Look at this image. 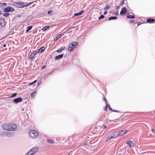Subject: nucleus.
Masks as SVG:
<instances>
[{
  "label": "nucleus",
  "instance_id": "1",
  "mask_svg": "<svg viewBox=\"0 0 155 155\" xmlns=\"http://www.w3.org/2000/svg\"><path fill=\"white\" fill-rule=\"evenodd\" d=\"M2 128L5 130L14 131L17 129L16 125L13 124H5L2 126Z\"/></svg>",
  "mask_w": 155,
  "mask_h": 155
},
{
  "label": "nucleus",
  "instance_id": "2",
  "mask_svg": "<svg viewBox=\"0 0 155 155\" xmlns=\"http://www.w3.org/2000/svg\"><path fill=\"white\" fill-rule=\"evenodd\" d=\"M32 3H30L28 4L24 2H15L14 3V5L16 7L19 8L27 6Z\"/></svg>",
  "mask_w": 155,
  "mask_h": 155
},
{
  "label": "nucleus",
  "instance_id": "3",
  "mask_svg": "<svg viewBox=\"0 0 155 155\" xmlns=\"http://www.w3.org/2000/svg\"><path fill=\"white\" fill-rule=\"evenodd\" d=\"M29 137L32 139L36 138L39 135V133L36 130H31L29 132Z\"/></svg>",
  "mask_w": 155,
  "mask_h": 155
},
{
  "label": "nucleus",
  "instance_id": "4",
  "mask_svg": "<svg viewBox=\"0 0 155 155\" xmlns=\"http://www.w3.org/2000/svg\"><path fill=\"white\" fill-rule=\"evenodd\" d=\"M38 150V148L35 147L31 149L25 155H33L36 153Z\"/></svg>",
  "mask_w": 155,
  "mask_h": 155
},
{
  "label": "nucleus",
  "instance_id": "5",
  "mask_svg": "<svg viewBox=\"0 0 155 155\" xmlns=\"http://www.w3.org/2000/svg\"><path fill=\"white\" fill-rule=\"evenodd\" d=\"M77 43L76 42H72L69 44L68 50L70 51H72L77 45Z\"/></svg>",
  "mask_w": 155,
  "mask_h": 155
},
{
  "label": "nucleus",
  "instance_id": "6",
  "mask_svg": "<svg viewBox=\"0 0 155 155\" xmlns=\"http://www.w3.org/2000/svg\"><path fill=\"white\" fill-rule=\"evenodd\" d=\"M14 135L13 133L11 132H2L1 134V136L2 137H10L13 136Z\"/></svg>",
  "mask_w": 155,
  "mask_h": 155
},
{
  "label": "nucleus",
  "instance_id": "7",
  "mask_svg": "<svg viewBox=\"0 0 155 155\" xmlns=\"http://www.w3.org/2000/svg\"><path fill=\"white\" fill-rule=\"evenodd\" d=\"M15 9L11 7H8L4 8V11L5 12H12L15 11Z\"/></svg>",
  "mask_w": 155,
  "mask_h": 155
},
{
  "label": "nucleus",
  "instance_id": "8",
  "mask_svg": "<svg viewBox=\"0 0 155 155\" xmlns=\"http://www.w3.org/2000/svg\"><path fill=\"white\" fill-rule=\"evenodd\" d=\"M127 131V129L123 130L118 131L120 136H122L126 134Z\"/></svg>",
  "mask_w": 155,
  "mask_h": 155
},
{
  "label": "nucleus",
  "instance_id": "9",
  "mask_svg": "<svg viewBox=\"0 0 155 155\" xmlns=\"http://www.w3.org/2000/svg\"><path fill=\"white\" fill-rule=\"evenodd\" d=\"M22 100V99L21 98L19 97L13 100V101L15 104H18V103L21 102Z\"/></svg>",
  "mask_w": 155,
  "mask_h": 155
},
{
  "label": "nucleus",
  "instance_id": "10",
  "mask_svg": "<svg viewBox=\"0 0 155 155\" xmlns=\"http://www.w3.org/2000/svg\"><path fill=\"white\" fill-rule=\"evenodd\" d=\"M126 143L128 144L129 146V147L131 148H132L134 147V145L133 142L130 140H129L128 141L126 142Z\"/></svg>",
  "mask_w": 155,
  "mask_h": 155
},
{
  "label": "nucleus",
  "instance_id": "11",
  "mask_svg": "<svg viewBox=\"0 0 155 155\" xmlns=\"http://www.w3.org/2000/svg\"><path fill=\"white\" fill-rule=\"evenodd\" d=\"M0 25L2 26H4L5 25V21L4 19L3 18H0Z\"/></svg>",
  "mask_w": 155,
  "mask_h": 155
},
{
  "label": "nucleus",
  "instance_id": "12",
  "mask_svg": "<svg viewBox=\"0 0 155 155\" xmlns=\"http://www.w3.org/2000/svg\"><path fill=\"white\" fill-rule=\"evenodd\" d=\"M127 12V10L125 7H123L120 12V14L122 15V14H125Z\"/></svg>",
  "mask_w": 155,
  "mask_h": 155
},
{
  "label": "nucleus",
  "instance_id": "13",
  "mask_svg": "<svg viewBox=\"0 0 155 155\" xmlns=\"http://www.w3.org/2000/svg\"><path fill=\"white\" fill-rule=\"evenodd\" d=\"M114 138L120 136L118 132H116L112 134Z\"/></svg>",
  "mask_w": 155,
  "mask_h": 155
},
{
  "label": "nucleus",
  "instance_id": "14",
  "mask_svg": "<svg viewBox=\"0 0 155 155\" xmlns=\"http://www.w3.org/2000/svg\"><path fill=\"white\" fill-rule=\"evenodd\" d=\"M113 138H114L113 137V136H112V134H111L110 135H109L108 136L106 140L107 141H108L110 140Z\"/></svg>",
  "mask_w": 155,
  "mask_h": 155
},
{
  "label": "nucleus",
  "instance_id": "15",
  "mask_svg": "<svg viewBox=\"0 0 155 155\" xmlns=\"http://www.w3.org/2000/svg\"><path fill=\"white\" fill-rule=\"evenodd\" d=\"M63 54H61L59 55L58 56H56L55 57V59L56 60H58L60 59L61 58L63 57Z\"/></svg>",
  "mask_w": 155,
  "mask_h": 155
},
{
  "label": "nucleus",
  "instance_id": "16",
  "mask_svg": "<svg viewBox=\"0 0 155 155\" xmlns=\"http://www.w3.org/2000/svg\"><path fill=\"white\" fill-rule=\"evenodd\" d=\"M84 11L83 10H82L79 12L74 14V15L76 16L80 15H81L84 13Z\"/></svg>",
  "mask_w": 155,
  "mask_h": 155
},
{
  "label": "nucleus",
  "instance_id": "17",
  "mask_svg": "<svg viewBox=\"0 0 155 155\" xmlns=\"http://www.w3.org/2000/svg\"><path fill=\"white\" fill-rule=\"evenodd\" d=\"M45 48L44 47H42L40 48L38 51V52L39 53H41L45 50Z\"/></svg>",
  "mask_w": 155,
  "mask_h": 155
},
{
  "label": "nucleus",
  "instance_id": "18",
  "mask_svg": "<svg viewBox=\"0 0 155 155\" xmlns=\"http://www.w3.org/2000/svg\"><path fill=\"white\" fill-rule=\"evenodd\" d=\"M64 48V47H62L61 48H59L58 49L57 51V52L58 53L60 52L61 51H62Z\"/></svg>",
  "mask_w": 155,
  "mask_h": 155
},
{
  "label": "nucleus",
  "instance_id": "19",
  "mask_svg": "<svg viewBox=\"0 0 155 155\" xmlns=\"http://www.w3.org/2000/svg\"><path fill=\"white\" fill-rule=\"evenodd\" d=\"M147 21L149 22H153L154 21V20L153 18H148L147 20Z\"/></svg>",
  "mask_w": 155,
  "mask_h": 155
},
{
  "label": "nucleus",
  "instance_id": "20",
  "mask_svg": "<svg viewBox=\"0 0 155 155\" xmlns=\"http://www.w3.org/2000/svg\"><path fill=\"white\" fill-rule=\"evenodd\" d=\"M32 28V26H29L27 27V30L26 31V32L27 33L29 32V31L30 30L31 28Z\"/></svg>",
  "mask_w": 155,
  "mask_h": 155
},
{
  "label": "nucleus",
  "instance_id": "21",
  "mask_svg": "<svg viewBox=\"0 0 155 155\" xmlns=\"http://www.w3.org/2000/svg\"><path fill=\"white\" fill-rule=\"evenodd\" d=\"M61 36V35H59L57 37H56V38H54V41H56L58 40V39L59 38H60Z\"/></svg>",
  "mask_w": 155,
  "mask_h": 155
},
{
  "label": "nucleus",
  "instance_id": "22",
  "mask_svg": "<svg viewBox=\"0 0 155 155\" xmlns=\"http://www.w3.org/2000/svg\"><path fill=\"white\" fill-rule=\"evenodd\" d=\"M117 19V17H111L108 18V20L110 21L111 20H115Z\"/></svg>",
  "mask_w": 155,
  "mask_h": 155
},
{
  "label": "nucleus",
  "instance_id": "23",
  "mask_svg": "<svg viewBox=\"0 0 155 155\" xmlns=\"http://www.w3.org/2000/svg\"><path fill=\"white\" fill-rule=\"evenodd\" d=\"M127 18H135V16L134 15H130L127 16Z\"/></svg>",
  "mask_w": 155,
  "mask_h": 155
},
{
  "label": "nucleus",
  "instance_id": "24",
  "mask_svg": "<svg viewBox=\"0 0 155 155\" xmlns=\"http://www.w3.org/2000/svg\"><path fill=\"white\" fill-rule=\"evenodd\" d=\"M47 141L50 143H52L54 142L53 140L50 139L47 140Z\"/></svg>",
  "mask_w": 155,
  "mask_h": 155
},
{
  "label": "nucleus",
  "instance_id": "25",
  "mask_svg": "<svg viewBox=\"0 0 155 155\" xmlns=\"http://www.w3.org/2000/svg\"><path fill=\"white\" fill-rule=\"evenodd\" d=\"M50 27L49 26H46L45 27L42 29V31H45L48 28Z\"/></svg>",
  "mask_w": 155,
  "mask_h": 155
},
{
  "label": "nucleus",
  "instance_id": "26",
  "mask_svg": "<svg viewBox=\"0 0 155 155\" xmlns=\"http://www.w3.org/2000/svg\"><path fill=\"white\" fill-rule=\"evenodd\" d=\"M34 56V54H33V53H32L30 55L29 58H30V59H31Z\"/></svg>",
  "mask_w": 155,
  "mask_h": 155
},
{
  "label": "nucleus",
  "instance_id": "27",
  "mask_svg": "<svg viewBox=\"0 0 155 155\" xmlns=\"http://www.w3.org/2000/svg\"><path fill=\"white\" fill-rule=\"evenodd\" d=\"M110 6L108 5H107V6H106L104 8V10H108V9H109L110 8Z\"/></svg>",
  "mask_w": 155,
  "mask_h": 155
},
{
  "label": "nucleus",
  "instance_id": "28",
  "mask_svg": "<svg viewBox=\"0 0 155 155\" xmlns=\"http://www.w3.org/2000/svg\"><path fill=\"white\" fill-rule=\"evenodd\" d=\"M36 94V92H34V93H32L31 94V97H34V94Z\"/></svg>",
  "mask_w": 155,
  "mask_h": 155
},
{
  "label": "nucleus",
  "instance_id": "29",
  "mask_svg": "<svg viewBox=\"0 0 155 155\" xmlns=\"http://www.w3.org/2000/svg\"><path fill=\"white\" fill-rule=\"evenodd\" d=\"M17 94L16 93H14L11 96V97H15V96H16L17 95Z\"/></svg>",
  "mask_w": 155,
  "mask_h": 155
},
{
  "label": "nucleus",
  "instance_id": "30",
  "mask_svg": "<svg viewBox=\"0 0 155 155\" xmlns=\"http://www.w3.org/2000/svg\"><path fill=\"white\" fill-rule=\"evenodd\" d=\"M9 14L8 13H6L4 14V16L5 17H7L9 15Z\"/></svg>",
  "mask_w": 155,
  "mask_h": 155
},
{
  "label": "nucleus",
  "instance_id": "31",
  "mask_svg": "<svg viewBox=\"0 0 155 155\" xmlns=\"http://www.w3.org/2000/svg\"><path fill=\"white\" fill-rule=\"evenodd\" d=\"M36 81H37L36 80H35L33 82L29 83V84L30 85H31V84H34V83H36Z\"/></svg>",
  "mask_w": 155,
  "mask_h": 155
},
{
  "label": "nucleus",
  "instance_id": "32",
  "mask_svg": "<svg viewBox=\"0 0 155 155\" xmlns=\"http://www.w3.org/2000/svg\"><path fill=\"white\" fill-rule=\"evenodd\" d=\"M104 17V16L103 15H101L100 17L99 18V19L103 18Z\"/></svg>",
  "mask_w": 155,
  "mask_h": 155
},
{
  "label": "nucleus",
  "instance_id": "33",
  "mask_svg": "<svg viewBox=\"0 0 155 155\" xmlns=\"http://www.w3.org/2000/svg\"><path fill=\"white\" fill-rule=\"evenodd\" d=\"M107 104H106V107L105 108V109H104V110L106 111L107 110Z\"/></svg>",
  "mask_w": 155,
  "mask_h": 155
},
{
  "label": "nucleus",
  "instance_id": "34",
  "mask_svg": "<svg viewBox=\"0 0 155 155\" xmlns=\"http://www.w3.org/2000/svg\"><path fill=\"white\" fill-rule=\"evenodd\" d=\"M2 4L5 6H6L7 5V4L5 3H2Z\"/></svg>",
  "mask_w": 155,
  "mask_h": 155
},
{
  "label": "nucleus",
  "instance_id": "35",
  "mask_svg": "<svg viewBox=\"0 0 155 155\" xmlns=\"http://www.w3.org/2000/svg\"><path fill=\"white\" fill-rule=\"evenodd\" d=\"M46 67V65H45L44 66H43L42 67V69H44Z\"/></svg>",
  "mask_w": 155,
  "mask_h": 155
},
{
  "label": "nucleus",
  "instance_id": "36",
  "mask_svg": "<svg viewBox=\"0 0 155 155\" xmlns=\"http://www.w3.org/2000/svg\"><path fill=\"white\" fill-rule=\"evenodd\" d=\"M151 131H152L153 132V133L154 134H155V131H154V130L153 129H151Z\"/></svg>",
  "mask_w": 155,
  "mask_h": 155
},
{
  "label": "nucleus",
  "instance_id": "37",
  "mask_svg": "<svg viewBox=\"0 0 155 155\" xmlns=\"http://www.w3.org/2000/svg\"><path fill=\"white\" fill-rule=\"evenodd\" d=\"M119 7H120V6H117L116 7H115V8L116 9H118L119 8Z\"/></svg>",
  "mask_w": 155,
  "mask_h": 155
},
{
  "label": "nucleus",
  "instance_id": "38",
  "mask_svg": "<svg viewBox=\"0 0 155 155\" xmlns=\"http://www.w3.org/2000/svg\"><path fill=\"white\" fill-rule=\"evenodd\" d=\"M51 12H52V11H49L48 12V14H50Z\"/></svg>",
  "mask_w": 155,
  "mask_h": 155
},
{
  "label": "nucleus",
  "instance_id": "39",
  "mask_svg": "<svg viewBox=\"0 0 155 155\" xmlns=\"http://www.w3.org/2000/svg\"><path fill=\"white\" fill-rule=\"evenodd\" d=\"M104 101H105L106 104H107V102L106 101V99H105V98H104Z\"/></svg>",
  "mask_w": 155,
  "mask_h": 155
},
{
  "label": "nucleus",
  "instance_id": "40",
  "mask_svg": "<svg viewBox=\"0 0 155 155\" xmlns=\"http://www.w3.org/2000/svg\"><path fill=\"white\" fill-rule=\"evenodd\" d=\"M32 53L33 54H34V56H35L37 54V53H36V52H34V53Z\"/></svg>",
  "mask_w": 155,
  "mask_h": 155
},
{
  "label": "nucleus",
  "instance_id": "41",
  "mask_svg": "<svg viewBox=\"0 0 155 155\" xmlns=\"http://www.w3.org/2000/svg\"><path fill=\"white\" fill-rule=\"evenodd\" d=\"M107 11H105L104 12V15H105V14H106V13H107Z\"/></svg>",
  "mask_w": 155,
  "mask_h": 155
},
{
  "label": "nucleus",
  "instance_id": "42",
  "mask_svg": "<svg viewBox=\"0 0 155 155\" xmlns=\"http://www.w3.org/2000/svg\"><path fill=\"white\" fill-rule=\"evenodd\" d=\"M109 109L110 110H111V107H110V106H109Z\"/></svg>",
  "mask_w": 155,
  "mask_h": 155
},
{
  "label": "nucleus",
  "instance_id": "43",
  "mask_svg": "<svg viewBox=\"0 0 155 155\" xmlns=\"http://www.w3.org/2000/svg\"><path fill=\"white\" fill-rule=\"evenodd\" d=\"M3 46L4 47H6V45L5 44H4L3 45Z\"/></svg>",
  "mask_w": 155,
  "mask_h": 155
},
{
  "label": "nucleus",
  "instance_id": "44",
  "mask_svg": "<svg viewBox=\"0 0 155 155\" xmlns=\"http://www.w3.org/2000/svg\"><path fill=\"white\" fill-rule=\"evenodd\" d=\"M117 14H118V11L117 12L116 14H115V15H116Z\"/></svg>",
  "mask_w": 155,
  "mask_h": 155
},
{
  "label": "nucleus",
  "instance_id": "45",
  "mask_svg": "<svg viewBox=\"0 0 155 155\" xmlns=\"http://www.w3.org/2000/svg\"><path fill=\"white\" fill-rule=\"evenodd\" d=\"M2 14V12L0 10V15H1Z\"/></svg>",
  "mask_w": 155,
  "mask_h": 155
},
{
  "label": "nucleus",
  "instance_id": "46",
  "mask_svg": "<svg viewBox=\"0 0 155 155\" xmlns=\"http://www.w3.org/2000/svg\"><path fill=\"white\" fill-rule=\"evenodd\" d=\"M123 3H124V2H123L121 4V5H123Z\"/></svg>",
  "mask_w": 155,
  "mask_h": 155
},
{
  "label": "nucleus",
  "instance_id": "47",
  "mask_svg": "<svg viewBox=\"0 0 155 155\" xmlns=\"http://www.w3.org/2000/svg\"><path fill=\"white\" fill-rule=\"evenodd\" d=\"M130 21H131V22H133V21H132L131 20H130Z\"/></svg>",
  "mask_w": 155,
  "mask_h": 155
},
{
  "label": "nucleus",
  "instance_id": "48",
  "mask_svg": "<svg viewBox=\"0 0 155 155\" xmlns=\"http://www.w3.org/2000/svg\"><path fill=\"white\" fill-rule=\"evenodd\" d=\"M68 155H70V154H69Z\"/></svg>",
  "mask_w": 155,
  "mask_h": 155
}]
</instances>
